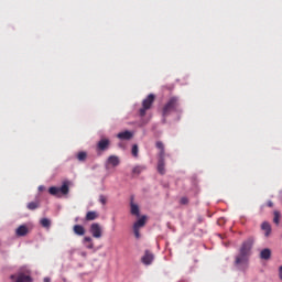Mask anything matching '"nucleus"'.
I'll return each instance as SVG.
<instances>
[{
	"mask_svg": "<svg viewBox=\"0 0 282 282\" xmlns=\"http://www.w3.org/2000/svg\"><path fill=\"white\" fill-rule=\"evenodd\" d=\"M50 278H44V282H50Z\"/></svg>",
	"mask_w": 282,
	"mask_h": 282,
	"instance_id": "obj_31",
	"label": "nucleus"
},
{
	"mask_svg": "<svg viewBox=\"0 0 282 282\" xmlns=\"http://www.w3.org/2000/svg\"><path fill=\"white\" fill-rule=\"evenodd\" d=\"M142 171H144V166L141 165H137L132 169V174L133 175H140V173H142Z\"/></svg>",
	"mask_w": 282,
	"mask_h": 282,
	"instance_id": "obj_22",
	"label": "nucleus"
},
{
	"mask_svg": "<svg viewBox=\"0 0 282 282\" xmlns=\"http://www.w3.org/2000/svg\"><path fill=\"white\" fill-rule=\"evenodd\" d=\"M181 204H183V205L188 204V198L187 197H182L181 198Z\"/></svg>",
	"mask_w": 282,
	"mask_h": 282,
	"instance_id": "obj_29",
	"label": "nucleus"
},
{
	"mask_svg": "<svg viewBox=\"0 0 282 282\" xmlns=\"http://www.w3.org/2000/svg\"><path fill=\"white\" fill-rule=\"evenodd\" d=\"M252 246H254V238H248L242 242L239 253L235 257V268L242 271L248 270L250 254H252Z\"/></svg>",
	"mask_w": 282,
	"mask_h": 282,
	"instance_id": "obj_1",
	"label": "nucleus"
},
{
	"mask_svg": "<svg viewBox=\"0 0 282 282\" xmlns=\"http://www.w3.org/2000/svg\"><path fill=\"white\" fill-rule=\"evenodd\" d=\"M273 215H274L273 221L276 224V226H279V221L281 219V213L275 210Z\"/></svg>",
	"mask_w": 282,
	"mask_h": 282,
	"instance_id": "obj_25",
	"label": "nucleus"
},
{
	"mask_svg": "<svg viewBox=\"0 0 282 282\" xmlns=\"http://www.w3.org/2000/svg\"><path fill=\"white\" fill-rule=\"evenodd\" d=\"M41 226H43V228H50V226H52V221H50L47 218H42Z\"/></svg>",
	"mask_w": 282,
	"mask_h": 282,
	"instance_id": "obj_24",
	"label": "nucleus"
},
{
	"mask_svg": "<svg viewBox=\"0 0 282 282\" xmlns=\"http://www.w3.org/2000/svg\"><path fill=\"white\" fill-rule=\"evenodd\" d=\"M135 239H140V229L133 228Z\"/></svg>",
	"mask_w": 282,
	"mask_h": 282,
	"instance_id": "obj_28",
	"label": "nucleus"
},
{
	"mask_svg": "<svg viewBox=\"0 0 282 282\" xmlns=\"http://www.w3.org/2000/svg\"><path fill=\"white\" fill-rule=\"evenodd\" d=\"M155 259V256L149 250H145L144 254L141 258V262L143 265H151L153 263V260Z\"/></svg>",
	"mask_w": 282,
	"mask_h": 282,
	"instance_id": "obj_8",
	"label": "nucleus"
},
{
	"mask_svg": "<svg viewBox=\"0 0 282 282\" xmlns=\"http://www.w3.org/2000/svg\"><path fill=\"white\" fill-rule=\"evenodd\" d=\"M155 102V95L150 94L145 99L142 101V107L139 109V116L144 118L147 116V111L153 107Z\"/></svg>",
	"mask_w": 282,
	"mask_h": 282,
	"instance_id": "obj_3",
	"label": "nucleus"
},
{
	"mask_svg": "<svg viewBox=\"0 0 282 282\" xmlns=\"http://www.w3.org/2000/svg\"><path fill=\"white\" fill-rule=\"evenodd\" d=\"M130 207H131V215H135V217H140V207L138 205H135L133 202L130 203Z\"/></svg>",
	"mask_w": 282,
	"mask_h": 282,
	"instance_id": "obj_15",
	"label": "nucleus"
},
{
	"mask_svg": "<svg viewBox=\"0 0 282 282\" xmlns=\"http://www.w3.org/2000/svg\"><path fill=\"white\" fill-rule=\"evenodd\" d=\"M28 232H30V229L25 225L19 226L15 230L17 237H25V235H28Z\"/></svg>",
	"mask_w": 282,
	"mask_h": 282,
	"instance_id": "obj_9",
	"label": "nucleus"
},
{
	"mask_svg": "<svg viewBox=\"0 0 282 282\" xmlns=\"http://www.w3.org/2000/svg\"><path fill=\"white\" fill-rule=\"evenodd\" d=\"M99 202L102 204V206H107V196L99 195Z\"/></svg>",
	"mask_w": 282,
	"mask_h": 282,
	"instance_id": "obj_26",
	"label": "nucleus"
},
{
	"mask_svg": "<svg viewBox=\"0 0 282 282\" xmlns=\"http://www.w3.org/2000/svg\"><path fill=\"white\" fill-rule=\"evenodd\" d=\"M159 162H158V172L160 175H164L166 173V170L164 169L165 163H164V156H159Z\"/></svg>",
	"mask_w": 282,
	"mask_h": 282,
	"instance_id": "obj_13",
	"label": "nucleus"
},
{
	"mask_svg": "<svg viewBox=\"0 0 282 282\" xmlns=\"http://www.w3.org/2000/svg\"><path fill=\"white\" fill-rule=\"evenodd\" d=\"M12 282H32V276L25 273H18L10 275Z\"/></svg>",
	"mask_w": 282,
	"mask_h": 282,
	"instance_id": "obj_7",
	"label": "nucleus"
},
{
	"mask_svg": "<svg viewBox=\"0 0 282 282\" xmlns=\"http://www.w3.org/2000/svg\"><path fill=\"white\" fill-rule=\"evenodd\" d=\"M90 234L95 239H100V237H102V226L98 223L91 224Z\"/></svg>",
	"mask_w": 282,
	"mask_h": 282,
	"instance_id": "obj_6",
	"label": "nucleus"
},
{
	"mask_svg": "<svg viewBox=\"0 0 282 282\" xmlns=\"http://www.w3.org/2000/svg\"><path fill=\"white\" fill-rule=\"evenodd\" d=\"M261 228L262 230H264L265 237H270V232H272V227L270 226V223H262Z\"/></svg>",
	"mask_w": 282,
	"mask_h": 282,
	"instance_id": "obj_17",
	"label": "nucleus"
},
{
	"mask_svg": "<svg viewBox=\"0 0 282 282\" xmlns=\"http://www.w3.org/2000/svg\"><path fill=\"white\" fill-rule=\"evenodd\" d=\"M107 164L110 166H119L120 165V159L117 155H110L107 160Z\"/></svg>",
	"mask_w": 282,
	"mask_h": 282,
	"instance_id": "obj_12",
	"label": "nucleus"
},
{
	"mask_svg": "<svg viewBox=\"0 0 282 282\" xmlns=\"http://www.w3.org/2000/svg\"><path fill=\"white\" fill-rule=\"evenodd\" d=\"M267 206H269V208H272V206H274V203H272V200H269V202L267 203Z\"/></svg>",
	"mask_w": 282,
	"mask_h": 282,
	"instance_id": "obj_30",
	"label": "nucleus"
},
{
	"mask_svg": "<svg viewBox=\"0 0 282 282\" xmlns=\"http://www.w3.org/2000/svg\"><path fill=\"white\" fill-rule=\"evenodd\" d=\"M109 147H111V140L107 138H102L97 142V151L99 153L108 151Z\"/></svg>",
	"mask_w": 282,
	"mask_h": 282,
	"instance_id": "obj_5",
	"label": "nucleus"
},
{
	"mask_svg": "<svg viewBox=\"0 0 282 282\" xmlns=\"http://www.w3.org/2000/svg\"><path fill=\"white\" fill-rule=\"evenodd\" d=\"M147 225V216H142L138 221L134 223L133 228L140 230V228H144Z\"/></svg>",
	"mask_w": 282,
	"mask_h": 282,
	"instance_id": "obj_14",
	"label": "nucleus"
},
{
	"mask_svg": "<svg viewBox=\"0 0 282 282\" xmlns=\"http://www.w3.org/2000/svg\"><path fill=\"white\" fill-rule=\"evenodd\" d=\"M73 230L75 235H78L79 237H83V235H85V227H83L82 225H75L73 227Z\"/></svg>",
	"mask_w": 282,
	"mask_h": 282,
	"instance_id": "obj_16",
	"label": "nucleus"
},
{
	"mask_svg": "<svg viewBox=\"0 0 282 282\" xmlns=\"http://www.w3.org/2000/svg\"><path fill=\"white\" fill-rule=\"evenodd\" d=\"M50 195L61 197L62 195H69V183L64 182L61 187L52 186L48 188Z\"/></svg>",
	"mask_w": 282,
	"mask_h": 282,
	"instance_id": "obj_4",
	"label": "nucleus"
},
{
	"mask_svg": "<svg viewBox=\"0 0 282 282\" xmlns=\"http://www.w3.org/2000/svg\"><path fill=\"white\" fill-rule=\"evenodd\" d=\"M117 138L119 140H131L133 138V133H131V131H129V130H126L123 132H119L117 134Z\"/></svg>",
	"mask_w": 282,
	"mask_h": 282,
	"instance_id": "obj_10",
	"label": "nucleus"
},
{
	"mask_svg": "<svg viewBox=\"0 0 282 282\" xmlns=\"http://www.w3.org/2000/svg\"><path fill=\"white\" fill-rule=\"evenodd\" d=\"M84 243L86 245V248L88 250H94V242H93L91 237H85L84 238Z\"/></svg>",
	"mask_w": 282,
	"mask_h": 282,
	"instance_id": "obj_18",
	"label": "nucleus"
},
{
	"mask_svg": "<svg viewBox=\"0 0 282 282\" xmlns=\"http://www.w3.org/2000/svg\"><path fill=\"white\" fill-rule=\"evenodd\" d=\"M94 219H98V214L96 212H88L86 214V221H94Z\"/></svg>",
	"mask_w": 282,
	"mask_h": 282,
	"instance_id": "obj_19",
	"label": "nucleus"
},
{
	"mask_svg": "<svg viewBox=\"0 0 282 282\" xmlns=\"http://www.w3.org/2000/svg\"><path fill=\"white\" fill-rule=\"evenodd\" d=\"M77 160H78L79 162H85V160H87V152H84V151L78 152V153H77Z\"/></svg>",
	"mask_w": 282,
	"mask_h": 282,
	"instance_id": "obj_23",
	"label": "nucleus"
},
{
	"mask_svg": "<svg viewBox=\"0 0 282 282\" xmlns=\"http://www.w3.org/2000/svg\"><path fill=\"white\" fill-rule=\"evenodd\" d=\"M39 206H41V203L39 200L35 202H31L26 205V208L29 210H36V208H39Z\"/></svg>",
	"mask_w": 282,
	"mask_h": 282,
	"instance_id": "obj_21",
	"label": "nucleus"
},
{
	"mask_svg": "<svg viewBox=\"0 0 282 282\" xmlns=\"http://www.w3.org/2000/svg\"><path fill=\"white\" fill-rule=\"evenodd\" d=\"M272 257V250L269 248L262 249L260 252V259H263L264 261L270 260Z\"/></svg>",
	"mask_w": 282,
	"mask_h": 282,
	"instance_id": "obj_11",
	"label": "nucleus"
},
{
	"mask_svg": "<svg viewBox=\"0 0 282 282\" xmlns=\"http://www.w3.org/2000/svg\"><path fill=\"white\" fill-rule=\"evenodd\" d=\"M156 149L160 150L159 158H164V155H165L164 143H162V141L156 142Z\"/></svg>",
	"mask_w": 282,
	"mask_h": 282,
	"instance_id": "obj_20",
	"label": "nucleus"
},
{
	"mask_svg": "<svg viewBox=\"0 0 282 282\" xmlns=\"http://www.w3.org/2000/svg\"><path fill=\"white\" fill-rule=\"evenodd\" d=\"M180 111V97L172 96L167 99L165 105L162 108V116L163 118H167L173 112Z\"/></svg>",
	"mask_w": 282,
	"mask_h": 282,
	"instance_id": "obj_2",
	"label": "nucleus"
},
{
	"mask_svg": "<svg viewBox=\"0 0 282 282\" xmlns=\"http://www.w3.org/2000/svg\"><path fill=\"white\" fill-rule=\"evenodd\" d=\"M132 155H133L134 158H138V145H137V144H134V145L132 147Z\"/></svg>",
	"mask_w": 282,
	"mask_h": 282,
	"instance_id": "obj_27",
	"label": "nucleus"
},
{
	"mask_svg": "<svg viewBox=\"0 0 282 282\" xmlns=\"http://www.w3.org/2000/svg\"><path fill=\"white\" fill-rule=\"evenodd\" d=\"M83 257H87V253H82Z\"/></svg>",
	"mask_w": 282,
	"mask_h": 282,
	"instance_id": "obj_32",
	"label": "nucleus"
}]
</instances>
